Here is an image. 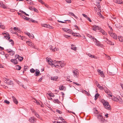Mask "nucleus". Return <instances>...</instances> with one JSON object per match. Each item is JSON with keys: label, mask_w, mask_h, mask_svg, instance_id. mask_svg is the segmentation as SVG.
Masks as SVG:
<instances>
[{"label": "nucleus", "mask_w": 123, "mask_h": 123, "mask_svg": "<svg viewBox=\"0 0 123 123\" xmlns=\"http://www.w3.org/2000/svg\"><path fill=\"white\" fill-rule=\"evenodd\" d=\"M3 80L4 82L8 85L13 86V83L12 81L9 79H7L6 78H3Z\"/></svg>", "instance_id": "nucleus-1"}, {"label": "nucleus", "mask_w": 123, "mask_h": 123, "mask_svg": "<svg viewBox=\"0 0 123 123\" xmlns=\"http://www.w3.org/2000/svg\"><path fill=\"white\" fill-rule=\"evenodd\" d=\"M102 103L105 108L109 110H110L111 109L110 106L108 102L104 100L102 101Z\"/></svg>", "instance_id": "nucleus-2"}, {"label": "nucleus", "mask_w": 123, "mask_h": 123, "mask_svg": "<svg viewBox=\"0 0 123 123\" xmlns=\"http://www.w3.org/2000/svg\"><path fill=\"white\" fill-rule=\"evenodd\" d=\"M104 90L105 92L107 94L110 96L111 97H112V96H113L111 95L112 93L111 91L109 90L107 88L105 85H104Z\"/></svg>", "instance_id": "nucleus-3"}, {"label": "nucleus", "mask_w": 123, "mask_h": 123, "mask_svg": "<svg viewBox=\"0 0 123 123\" xmlns=\"http://www.w3.org/2000/svg\"><path fill=\"white\" fill-rule=\"evenodd\" d=\"M97 118L99 120L101 123H104L105 121V119L103 117V116L100 115L97 116Z\"/></svg>", "instance_id": "nucleus-4"}, {"label": "nucleus", "mask_w": 123, "mask_h": 123, "mask_svg": "<svg viewBox=\"0 0 123 123\" xmlns=\"http://www.w3.org/2000/svg\"><path fill=\"white\" fill-rule=\"evenodd\" d=\"M77 69L76 70H74L73 71V75L74 76L76 77H77V76L79 75V73L77 71Z\"/></svg>", "instance_id": "nucleus-5"}, {"label": "nucleus", "mask_w": 123, "mask_h": 123, "mask_svg": "<svg viewBox=\"0 0 123 123\" xmlns=\"http://www.w3.org/2000/svg\"><path fill=\"white\" fill-rule=\"evenodd\" d=\"M2 34L3 35L4 38H5L6 39H7L8 40L10 39V37L9 36V35L8 33H5L4 34L2 33Z\"/></svg>", "instance_id": "nucleus-6"}, {"label": "nucleus", "mask_w": 123, "mask_h": 123, "mask_svg": "<svg viewBox=\"0 0 123 123\" xmlns=\"http://www.w3.org/2000/svg\"><path fill=\"white\" fill-rule=\"evenodd\" d=\"M46 59L47 61L49 63V64L50 65H51L53 67L54 66H55V67H56L57 66H59V65H56V66H55L53 64V63H52V62L51 61V62L50 61H49V58H47Z\"/></svg>", "instance_id": "nucleus-7"}, {"label": "nucleus", "mask_w": 123, "mask_h": 123, "mask_svg": "<svg viewBox=\"0 0 123 123\" xmlns=\"http://www.w3.org/2000/svg\"><path fill=\"white\" fill-rule=\"evenodd\" d=\"M7 52L8 53H10V54L11 55H12L14 54L15 52L13 51L12 50H11V49H7Z\"/></svg>", "instance_id": "nucleus-8"}, {"label": "nucleus", "mask_w": 123, "mask_h": 123, "mask_svg": "<svg viewBox=\"0 0 123 123\" xmlns=\"http://www.w3.org/2000/svg\"><path fill=\"white\" fill-rule=\"evenodd\" d=\"M11 61L12 63H13L14 64H16L18 63V60L16 59H12L11 60Z\"/></svg>", "instance_id": "nucleus-9"}, {"label": "nucleus", "mask_w": 123, "mask_h": 123, "mask_svg": "<svg viewBox=\"0 0 123 123\" xmlns=\"http://www.w3.org/2000/svg\"><path fill=\"white\" fill-rule=\"evenodd\" d=\"M27 43L29 45V46H30L31 47H32L33 48L36 49L35 46L32 43L30 42L29 41H27Z\"/></svg>", "instance_id": "nucleus-10"}, {"label": "nucleus", "mask_w": 123, "mask_h": 123, "mask_svg": "<svg viewBox=\"0 0 123 123\" xmlns=\"http://www.w3.org/2000/svg\"><path fill=\"white\" fill-rule=\"evenodd\" d=\"M12 98L13 100L14 103L16 105L18 104V102L16 98L14 96H12Z\"/></svg>", "instance_id": "nucleus-11"}, {"label": "nucleus", "mask_w": 123, "mask_h": 123, "mask_svg": "<svg viewBox=\"0 0 123 123\" xmlns=\"http://www.w3.org/2000/svg\"><path fill=\"white\" fill-rule=\"evenodd\" d=\"M114 2L118 4H123L122 0H114Z\"/></svg>", "instance_id": "nucleus-12"}, {"label": "nucleus", "mask_w": 123, "mask_h": 123, "mask_svg": "<svg viewBox=\"0 0 123 123\" xmlns=\"http://www.w3.org/2000/svg\"><path fill=\"white\" fill-rule=\"evenodd\" d=\"M106 41L107 43L111 45H114V44L110 40H109L108 39H107V41L105 40L104 41Z\"/></svg>", "instance_id": "nucleus-13"}, {"label": "nucleus", "mask_w": 123, "mask_h": 123, "mask_svg": "<svg viewBox=\"0 0 123 123\" xmlns=\"http://www.w3.org/2000/svg\"><path fill=\"white\" fill-rule=\"evenodd\" d=\"M35 119L34 117H32L30 118L29 120L30 122L34 123L35 121Z\"/></svg>", "instance_id": "nucleus-14"}, {"label": "nucleus", "mask_w": 123, "mask_h": 123, "mask_svg": "<svg viewBox=\"0 0 123 123\" xmlns=\"http://www.w3.org/2000/svg\"><path fill=\"white\" fill-rule=\"evenodd\" d=\"M40 72L38 70H37L35 74H34L35 76H38Z\"/></svg>", "instance_id": "nucleus-15"}, {"label": "nucleus", "mask_w": 123, "mask_h": 123, "mask_svg": "<svg viewBox=\"0 0 123 123\" xmlns=\"http://www.w3.org/2000/svg\"><path fill=\"white\" fill-rule=\"evenodd\" d=\"M111 36L114 39H117V36L115 34L113 33L112 35H111Z\"/></svg>", "instance_id": "nucleus-16"}, {"label": "nucleus", "mask_w": 123, "mask_h": 123, "mask_svg": "<svg viewBox=\"0 0 123 123\" xmlns=\"http://www.w3.org/2000/svg\"><path fill=\"white\" fill-rule=\"evenodd\" d=\"M66 30H64V31L66 32H67L68 33L71 34V33H72V30H71L70 29H65Z\"/></svg>", "instance_id": "nucleus-17"}, {"label": "nucleus", "mask_w": 123, "mask_h": 123, "mask_svg": "<svg viewBox=\"0 0 123 123\" xmlns=\"http://www.w3.org/2000/svg\"><path fill=\"white\" fill-rule=\"evenodd\" d=\"M94 40V41L96 42L95 44L98 46H100V43L97 42V40L95 38Z\"/></svg>", "instance_id": "nucleus-18"}, {"label": "nucleus", "mask_w": 123, "mask_h": 123, "mask_svg": "<svg viewBox=\"0 0 123 123\" xmlns=\"http://www.w3.org/2000/svg\"><path fill=\"white\" fill-rule=\"evenodd\" d=\"M72 35L76 37H78L79 36V34L76 33H72Z\"/></svg>", "instance_id": "nucleus-19"}, {"label": "nucleus", "mask_w": 123, "mask_h": 123, "mask_svg": "<svg viewBox=\"0 0 123 123\" xmlns=\"http://www.w3.org/2000/svg\"><path fill=\"white\" fill-rule=\"evenodd\" d=\"M58 78V77L57 76L53 77H51V80L55 81H56Z\"/></svg>", "instance_id": "nucleus-20"}, {"label": "nucleus", "mask_w": 123, "mask_h": 123, "mask_svg": "<svg viewBox=\"0 0 123 123\" xmlns=\"http://www.w3.org/2000/svg\"><path fill=\"white\" fill-rule=\"evenodd\" d=\"M87 36L89 37L91 39H93V40H94V37L92 36L91 35L89 34H87Z\"/></svg>", "instance_id": "nucleus-21"}, {"label": "nucleus", "mask_w": 123, "mask_h": 123, "mask_svg": "<svg viewBox=\"0 0 123 123\" xmlns=\"http://www.w3.org/2000/svg\"><path fill=\"white\" fill-rule=\"evenodd\" d=\"M16 66V70H19L21 69V67L19 65H17Z\"/></svg>", "instance_id": "nucleus-22"}, {"label": "nucleus", "mask_w": 123, "mask_h": 123, "mask_svg": "<svg viewBox=\"0 0 123 123\" xmlns=\"http://www.w3.org/2000/svg\"><path fill=\"white\" fill-rule=\"evenodd\" d=\"M112 99L113 100L117 102L118 100V98L114 97L112 98Z\"/></svg>", "instance_id": "nucleus-23"}, {"label": "nucleus", "mask_w": 123, "mask_h": 123, "mask_svg": "<svg viewBox=\"0 0 123 123\" xmlns=\"http://www.w3.org/2000/svg\"><path fill=\"white\" fill-rule=\"evenodd\" d=\"M99 95L98 93H97L96 94L95 96L94 99L95 100H97L98 98V97L99 96Z\"/></svg>", "instance_id": "nucleus-24"}, {"label": "nucleus", "mask_w": 123, "mask_h": 123, "mask_svg": "<svg viewBox=\"0 0 123 123\" xmlns=\"http://www.w3.org/2000/svg\"><path fill=\"white\" fill-rule=\"evenodd\" d=\"M53 102H54L55 103H59L60 102L57 99H54L53 100Z\"/></svg>", "instance_id": "nucleus-25"}, {"label": "nucleus", "mask_w": 123, "mask_h": 123, "mask_svg": "<svg viewBox=\"0 0 123 123\" xmlns=\"http://www.w3.org/2000/svg\"><path fill=\"white\" fill-rule=\"evenodd\" d=\"M104 85H103L102 86H100L98 87L101 90H104Z\"/></svg>", "instance_id": "nucleus-26"}, {"label": "nucleus", "mask_w": 123, "mask_h": 123, "mask_svg": "<svg viewBox=\"0 0 123 123\" xmlns=\"http://www.w3.org/2000/svg\"><path fill=\"white\" fill-rule=\"evenodd\" d=\"M99 74H100L101 76V77H105V75L103 72V71L100 72V73Z\"/></svg>", "instance_id": "nucleus-27"}, {"label": "nucleus", "mask_w": 123, "mask_h": 123, "mask_svg": "<svg viewBox=\"0 0 123 123\" xmlns=\"http://www.w3.org/2000/svg\"><path fill=\"white\" fill-rule=\"evenodd\" d=\"M118 100L117 101L119 102L121 104L122 103V100L121 98H118Z\"/></svg>", "instance_id": "nucleus-28"}, {"label": "nucleus", "mask_w": 123, "mask_h": 123, "mask_svg": "<svg viewBox=\"0 0 123 123\" xmlns=\"http://www.w3.org/2000/svg\"><path fill=\"white\" fill-rule=\"evenodd\" d=\"M34 114L37 118H39V116L37 113L36 112H34Z\"/></svg>", "instance_id": "nucleus-29"}, {"label": "nucleus", "mask_w": 123, "mask_h": 123, "mask_svg": "<svg viewBox=\"0 0 123 123\" xmlns=\"http://www.w3.org/2000/svg\"><path fill=\"white\" fill-rule=\"evenodd\" d=\"M71 49L74 50H75L76 49V47L74 45H72L71 46Z\"/></svg>", "instance_id": "nucleus-30"}, {"label": "nucleus", "mask_w": 123, "mask_h": 123, "mask_svg": "<svg viewBox=\"0 0 123 123\" xmlns=\"http://www.w3.org/2000/svg\"><path fill=\"white\" fill-rule=\"evenodd\" d=\"M97 6L98 9H99L100 8V3L99 2H97Z\"/></svg>", "instance_id": "nucleus-31"}, {"label": "nucleus", "mask_w": 123, "mask_h": 123, "mask_svg": "<svg viewBox=\"0 0 123 123\" xmlns=\"http://www.w3.org/2000/svg\"><path fill=\"white\" fill-rule=\"evenodd\" d=\"M20 12L22 14H24V15L28 16H29V15L26 14L25 12H24V11H20Z\"/></svg>", "instance_id": "nucleus-32"}, {"label": "nucleus", "mask_w": 123, "mask_h": 123, "mask_svg": "<svg viewBox=\"0 0 123 123\" xmlns=\"http://www.w3.org/2000/svg\"><path fill=\"white\" fill-rule=\"evenodd\" d=\"M23 57H22L19 56L18 59L19 61H21L23 60Z\"/></svg>", "instance_id": "nucleus-33"}, {"label": "nucleus", "mask_w": 123, "mask_h": 123, "mask_svg": "<svg viewBox=\"0 0 123 123\" xmlns=\"http://www.w3.org/2000/svg\"><path fill=\"white\" fill-rule=\"evenodd\" d=\"M30 71L32 73H34L35 72V70L34 69L32 68L30 69Z\"/></svg>", "instance_id": "nucleus-34"}, {"label": "nucleus", "mask_w": 123, "mask_h": 123, "mask_svg": "<svg viewBox=\"0 0 123 123\" xmlns=\"http://www.w3.org/2000/svg\"><path fill=\"white\" fill-rule=\"evenodd\" d=\"M49 96L51 97H54L55 96V95L52 93H49V94H48Z\"/></svg>", "instance_id": "nucleus-35"}, {"label": "nucleus", "mask_w": 123, "mask_h": 123, "mask_svg": "<svg viewBox=\"0 0 123 123\" xmlns=\"http://www.w3.org/2000/svg\"><path fill=\"white\" fill-rule=\"evenodd\" d=\"M64 87L63 86H60L59 87V89L60 90H63V88Z\"/></svg>", "instance_id": "nucleus-36"}, {"label": "nucleus", "mask_w": 123, "mask_h": 123, "mask_svg": "<svg viewBox=\"0 0 123 123\" xmlns=\"http://www.w3.org/2000/svg\"><path fill=\"white\" fill-rule=\"evenodd\" d=\"M4 102L5 103L8 105L10 103V102L7 100H5L4 101Z\"/></svg>", "instance_id": "nucleus-37"}, {"label": "nucleus", "mask_w": 123, "mask_h": 123, "mask_svg": "<svg viewBox=\"0 0 123 123\" xmlns=\"http://www.w3.org/2000/svg\"><path fill=\"white\" fill-rule=\"evenodd\" d=\"M109 74L110 75H113L114 74H115V73H114L113 72H112H112H109Z\"/></svg>", "instance_id": "nucleus-38"}, {"label": "nucleus", "mask_w": 123, "mask_h": 123, "mask_svg": "<svg viewBox=\"0 0 123 123\" xmlns=\"http://www.w3.org/2000/svg\"><path fill=\"white\" fill-rule=\"evenodd\" d=\"M47 28H49L50 29H53V28L52 26H51L49 24L47 25Z\"/></svg>", "instance_id": "nucleus-39"}, {"label": "nucleus", "mask_w": 123, "mask_h": 123, "mask_svg": "<svg viewBox=\"0 0 123 123\" xmlns=\"http://www.w3.org/2000/svg\"><path fill=\"white\" fill-rule=\"evenodd\" d=\"M25 20H28L29 21H31V19H30V18H29L27 17H26L25 18Z\"/></svg>", "instance_id": "nucleus-40"}, {"label": "nucleus", "mask_w": 123, "mask_h": 123, "mask_svg": "<svg viewBox=\"0 0 123 123\" xmlns=\"http://www.w3.org/2000/svg\"><path fill=\"white\" fill-rule=\"evenodd\" d=\"M34 8H35L34 7L32 6L30 7L29 8V9H30V10H34Z\"/></svg>", "instance_id": "nucleus-41"}, {"label": "nucleus", "mask_w": 123, "mask_h": 123, "mask_svg": "<svg viewBox=\"0 0 123 123\" xmlns=\"http://www.w3.org/2000/svg\"><path fill=\"white\" fill-rule=\"evenodd\" d=\"M27 3L30 5H31L32 3V1L31 0H29L27 2Z\"/></svg>", "instance_id": "nucleus-42"}, {"label": "nucleus", "mask_w": 123, "mask_h": 123, "mask_svg": "<svg viewBox=\"0 0 123 123\" xmlns=\"http://www.w3.org/2000/svg\"><path fill=\"white\" fill-rule=\"evenodd\" d=\"M56 111L59 114H61L62 112L61 111L59 110H58L57 109L56 110Z\"/></svg>", "instance_id": "nucleus-43"}, {"label": "nucleus", "mask_w": 123, "mask_h": 123, "mask_svg": "<svg viewBox=\"0 0 123 123\" xmlns=\"http://www.w3.org/2000/svg\"><path fill=\"white\" fill-rule=\"evenodd\" d=\"M98 15L100 17H102L103 18H104V17L99 12H98Z\"/></svg>", "instance_id": "nucleus-44"}, {"label": "nucleus", "mask_w": 123, "mask_h": 123, "mask_svg": "<svg viewBox=\"0 0 123 123\" xmlns=\"http://www.w3.org/2000/svg\"><path fill=\"white\" fill-rule=\"evenodd\" d=\"M19 56V55H16L15 56V58H16L15 59H18Z\"/></svg>", "instance_id": "nucleus-45"}, {"label": "nucleus", "mask_w": 123, "mask_h": 123, "mask_svg": "<svg viewBox=\"0 0 123 123\" xmlns=\"http://www.w3.org/2000/svg\"><path fill=\"white\" fill-rule=\"evenodd\" d=\"M29 37H30V38H32V39H33V38H34V36L33 35V34H32V35H31H31H30H30H29V36H28Z\"/></svg>", "instance_id": "nucleus-46"}, {"label": "nucleus", "mask_w": 123, "mask_h": 123, "mask_svg": "<svg viewBox=\"0 0 123 123\" xmlns=\"http://www.w3.org/2000/svg\"><path fill=\"white\" fill-rule=\"evenodd\" d=\"M8 40L10 42H12L11 44L12 45H13V44H14V42H13V40H12V39H9Z\"/></svg>", "instance_id": "nucleus-47"}, {"label": "nucleus", "mask_w": 123, "mask_h": 123, "mask_svg": "<svg viewBox=\"0 0 123 123\" xmlns=\"http://www.w3.org/2000/svg\"><path fill=\"white\" fill-rule=\"evenodd\" d=\"M92 29L94 31H95L97 30V27H96V26H95V27H94Z\"/></svg>", "instance_id": "nucleus-48"}, {"label": "nucleus", "mask_w": 123, "mask_h": 123, "mask_svg": "<svg viewBox=\"0 0 123 123\" xmlns=\"http://www.w3.org/2000/svg\"><path fill=\"white\" fill-rule=\"evenodd\" d=\"M0 27L3 29H5V27L4 25H2L1 24L0 26Z\"/></svg>", "instance_id": "nucleus-49"}, {"label": "nucleus", "mask_w": 123, "mask_h": 123, "mask_svg": "<svg viewBox=\"0 0 123 123\" xmlns=\"http://www.w3.org/2000/svg\"><path fill=\"white\" fill-rule=\"evenodd\" d=\"M31 21L32 22L34 23H35V22L37 23L38 22L37 21H36L34 20H33V19H31Z\"/></svg>", "instance_id": "nucleus-50"}, {"label": "nucleus", "mask_w": 123, "mask_h": 123, "mask_svg": "<svg viewBox=\"0 0 123 123\" xmlns=\"http://www.w3.org/2000/svg\"><path fill=\"white\" fill-rule=\"evenodd\" d=\"M25 34H27L28 36H29V35H31V34H30L28 32H25Z\"/></svg>", "instance_id": "nucleus-51"}, {"label": "nucleus", "mask_w": 123, "mask_h": 123, "mask_svg": "<svg viewBox=\"0 0 123 123\" xmlns=\"http://www.w3.org/2000/svg\"><path fill=\"white\" fill-rule=\"evenodd\" d=\"M82 15L84 17L86 18H87L88 17H87V15L84 14H82Z\"/></svg>", "instance_id": "nucleus-52"}, {"label": "nucleus", "mask_w": 123, "mask_h": 123, "mask_svg": "<svg viewBox=\"0 0 123 123\" xmlns=\"http://www.w3.org/2000/svg\"><path fill=\"white\" fill-rule=\"evenodd\" d=\"M68 3H70L71 2V0H65Z\"/></svg>", "instance_id": "nucleus-53"}, {"label": "nucleus", "mask_w": 123, "mask_h": 123, "mask_svg": "<svg viewBox=\"0 0 123 123\" xmlns=\"http://www.w3.org/2000/svg\"><path fill=\"white\" fill-rule=\"evenodd\" d=\"M106 57L107 58V59L108 60H110L111 59L110 57L109 56L106 55Z\"/></svg>", "instance_id": "nucleus-54"}, {"label": "nucleus", "mask_w": 123, "mask_h": 123, "mask_svg": "<svg viewBox=\"0 0 123 123\" xmlns=\"http://www.w3.org/2000/svg\"><path fill=\"white\" fill-rule=\"evenodd\" d=\"M47 24H43L42 25V26L45 27H47Z\"/></svg>", "instance_id": "nucleus-55"}, {"label": "nucleus", "mask_w": 123, "mask_h": 123, "mask_svg": "<svg viewBox=\"0 0 123 123\" xmlns=\"http://www.w3.org/2000/svg\"><path fill=\"white\" fill-rule=\"evenodd\" d=\"M21 17L25 19V18L26 17L23 15H21Z\"/></svg>", "instance_id": "nucleus-56"}, {"label": "nucleus", "mask_w": 123, "mask_h": 123, "mask_svg": "<svg viewBox=\"0 0 123 123\" xmlns=\"http://www.w3.org/2000/svg\"><path fill=\"white\" fill-rule=\"evenodd\" d=\"M69 13L70 14V15L72 16H74V14L72 12H69Z\"/></svg>", "instance_id": "nucleus-57"}, {"label": "nucleus", "mask_w": 123, "mask_h": 123, "mask_svg": "<svg viewBox=\"0 0 123 123\" xmlns=\"http://www.w3.org/2000/svg\"><path fill=\"white\" fill-rule=\"evenodd\" d=\"M102 33L105 36H106V35H107V34L104 31V32H103Z\"/></svg>", "instance_id": "nucleus-58"}, {"label": "nucleus", "mask_w": 123, "mask_h": 123, "mask_svg": "<svg viewBox=\"0 0 123 123\" xmlns=\"http://www.w3.org/2000/svg\"><path fill=\"white\" fill-rule=\"evenodd\" d=\"M87 18V20L89 21V22H92L91 20L89 17H88Z\"/></svg>", "instance_id": "nucleus-59"}, {"label": "nucleus", "mask_w": 123, "mask_h": 123, "mask_svg": "<svg viewBox=\"0 0 123 123\" xmlns=\"http://www.w3.org/2000/svg\"><path fill=\"white\" fill-rule=\"evenodd\" d=\"M97 71L99 73H100V72H102L101 70L99 69H98L97 70Z\"/></svg>", "instance_id": "nucleus-60"}, {"label": "nucleus", "mask_w": 123, "mask_h": 123, "mask_svg": "<svg viewBox=\"0 0 123 123\" xmlns=\"http://www.w3.org/2000/svg\"><path fill=\"white\" fill-rule=\"evenodd\" d=\"M14 29L15 31H17L18 30V28L16 27H15L13 28Z\"/></svg>", "instance_id": "nucleus-61"}, {"label": "nucleus", "mask_w": 123, "mask_h": 123, "mask_svg": "<svg viewBox=\"0 0 123 123\" xmlns=\"http://www.w3.org/2000/svg\"><path fill=\"white\" fill-rule=\"evenodd\" d=\"M36 103L38 105H39L40 104L39 102L36 100Z\"/></svg>", "instance_id": "nucleus-62"}, {"label": "nucleus", "mask_w": 123, "mask_h": 123, "mask_svg": "<svg viewBox=\"0 0 123 123\" xmlns=\"http://www.w3.org/2000/svg\"><path fill=\"white\" fill-rule=\"evenodd\" d=\"M74 26L75 27H76V28H77L78 30H79L80 29L79 28H78V26H77L76 25H74Z\"/></svg>", "instance_id": "nucleus-63"}, {"label": "nucleus", "mask_w": 123, "mask_h": 123, "mask_svg": "<svg viewBox=\"0 0 123 123\" xmlns=\"http://www.w3.org/2000/svg\"><path fill=\"white\" fill-rule=\"evenodd\" d=\"M42 77H41V78H40L39 79V80H38V81L39 82H41V80H42Z\"/></svg>", "instance_id": "nucleus-64"}]
</instances>
